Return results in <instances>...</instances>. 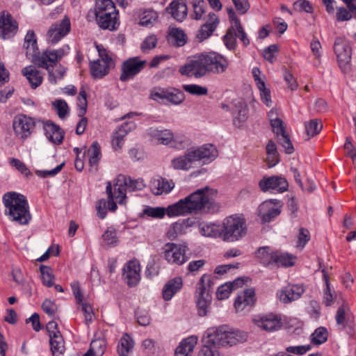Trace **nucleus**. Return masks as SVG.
<instances>
[{"label": "nucleus", "mask_w": 356, "mask_h": 356, "mask_svg": "<svg viewBox=\"0 0 356 356\" xmlns=\"http://www.w3.org/2000/svg\"><path fill=\"white\" fill-rule=\"evenodd\" d=\"M216 191L208 186L198 189L175 204L168 207V216L175 217L191 213H216L220 204L213 200Z\"/></svg>", "instance_id": "obj_1"}, {"label": "nucleus", "mask_w": 356, "mask_h": 356, "mask_svg": "<svg viewBox=\"0 0 356 356\" xmlns=\"http://www.w3.org/2000/svg\"><path fill=\"white\" fill-rule=\"evenodd\" d=\"M5 214L10 220L20 225H27L32 216L26 197L16 192H8L3 196Z\"/></svg>", "instance_id": "obj_2"}, {"label": "nucleus", "mask_w": 356, "mask_h": 356, "mask_svg": "<svg viewBox=\"0 0 356 356\" xmlns=\"http://www.w3.org/2000/svg\"><path fill=\"white\" fill-rule=\"evenodd\" d=\"M207 343L216 346H232L247 340V333L233 330L226 325L209 329Z\"/></svg>", "instance_id": "obj_3"}, {"label": "nucleus", "mask_w": 356, "mask_h": 356, "mask_svg": "<svg viewBox=\"0 0 356 356\" xmlns=\"http://www.w3.org/2000/svg\"><path fill=\"white\" fill-rule=\"evenodd\" d=\"M248 234V226L245 219L241 216L232 215L225 218L219 232L222 241L229 243L238 241Z\"/></svg>", "instance_id": "obj_4"}, {"label": "nucleus", "mask_w": 356, "mask_h": 356, "mask_svg": "<svg viewBox=\"0 0 356 356\" xmlns=\"http://www.w3.org/2000/svg\"><path fill=\"white\" fill-rule=\"evenodd\" d=\"M95 10L96 21L100 28L110 31L117 29L118 13L112 0H96Z\"/></svg>", "instance_id": "obj_5"}, {"label": "nucleus", "mask_w": 356, "mask_h": 356, "mask_svg": "<svg viewBox=\"0 0 356 356\" xmlns=\"http://www.w3.org/2000/svg\"><path fill=\"white\" fill-rule=\"evenodd\" d=\"M212 284L211 277L207 274H204L197 284L195 298L198 314L200 316H204L208 313L212 299L210 294Z\"/></svg>", "instance_id": "obj_6"}, {"label": "nucleus", "mask_w": 356, "mask_h": 356, "mask_svg": "<svg viewBox=\"0 0 356 356\" xmlns=\"http://www.w3.org/2000/svg\"><path fill=\"white\" fill-rule=\"evenodd\" d=\"M70 47L68 45H64L58 49H47L43 51L42 57H38L35 59V63L38 66L46 69L49 72V81L56 83V77L53 72L54 64L59 61L63 56L69 53Z\"/></svg>", "instance_id": "obj_7"}, {"label": "nucleus", "mask_w": 356, "mask_h": 356, "mask_svg": "<svg viewBox=\"0 0 356 356\" xmlns=\"http://www.w3.org/2000/svg\"><path fill=\"white\" fill-rule=\"evenodd\" d=\"M149 134L158 143L176 149H183L187 145L186 138L175 135L170 129H150Z\"/></svg>", "instance_id": "obj_8"}, {"label": "nucleus", "mask_w": 356, "mask_h": 356, "mask_svg": "<svg viewBox=\"0 0 356 356\" xmlns=\"http://www.w3.org/2000/svg\"><path fill=\"white\" fill-rule=\"evenodd\" d=\"M334 51L342 72L344 74L350 72L352 49L348 41L343 38L337 37L334 44Z\"/></svg>", "instance_id": "obj_9"}, {"label": "nucleus", "mask_w": 356, "mask_h": 356, "mask_svg": "<svg viewBox=\"0 0 356 356\" xmlns=\"http://www.w3.org/2000/svg\"><path fill=\"white\" fill-rule=\"evenodd\" d=\"M163 250L164 258L171 264L180 266L188 260L186 256V252L188 250L186 243H167L163 246Z\"/></svg>", "instance_id": "obj_10"}, {"label": "nucleus", "mask_w": 356, "mask_h": 356, "mask_svg": "<svg viewBox=\"0 0 356 356\" xmlns=\"http://www.w3.org/2000/svg\"><path fill=\"white\" fill-rule=\"evenodd\" d=\"M150 97L159 103L177 105L183 102L185 95L184 92L175 88H156L151 91Z\"/></svg>", "instance_id": "obj_11"}, {"label": "nucleus", "mask_w": 356, "mask_h": 356, "mask_svg": "<svg viewBox=\"0 0 356 356\" xmlns=\"http://www.w3.org/2000/svg\"><path fill=\"white\" fill-rule=\"evenodd\" d=\"M99 59L90 63V73L95 79H101L108 73L112 58L102 46H97Z\"/></svg>", "instance_id": "obj_12"}, {"label": "nucleus", "mask_w": 356, "mask_h": 356, "mask_svg": "<svg viewBox=\"0 0 356 356\" xmlns=\"http://www.w3.org/2000/svg\"><path fill=\"white\" fill-rule=\"evenodd\" d=\"M204 62V54L194 56L192 60H189L186 64L180 67L179 72L182 75L189 77H202L207 73Z\"/></svg>", "instance_id": "obj_13"}, {"label": "nucleus", "mask_w": 356, "mask_h": 356, "mask_svg": "<svg viewBox=\"0 0 356 356\" xmlns=\"http://www.w3.org/2000/svg\"><path fill=\"white\" fill-rule=\"evenodd\" d=\"M118 177L115 179V183L113 186V191L112 190V185L111 182L107 183L106 191L108 195V209L111 211H115L118 207L116 202L120 204H124L126 202V192L127 188L124 185L122 184V187L117 186Z\"/></svg>", "instance_id": "obj_14"}, {"label": "nucleus", "mask_w": 356, "mask_h": 356, "mask_svg": "<svg viewBox=\"0 0 356 356\" xmlns=\"http://www.w3.org/2000/svg\"><path fill=\"white\" fill-rule=\"evenodd\" d=\"M282 204L277 199L262 202L258 208V214L264 222H269L281 213Z\"/></svg>", "instance_id": "obj_15"}, {"label": "nucleus", "mask_w": 356, "mask_h": 356, "mask_svg": "<svg viewBox=\"0 0 356 356\" xmlns=\"http://www.w3.org/2000/svg\"><path fill=\"white\" fill-rule=\"evenodd\" d=\"M204 64L207 72L220 74L226 72L229 61L226 58L216 52L204 54Z\"/></svg>", "instance_id": "obj_16"}, {"label": "nucleus", "mask_w": 356, "mask_h": 356, "mask_svg": "<svg viewBox=\"0 0 356 356\" xmlns=\"http://www.w3.org/2000/svg\"><path fill=\"white\" fill-rule=\"evenodd\" d=\"M252 321L256 326L266 332L275 331L282 327L280 316L273 313L255 316Z\"/></svg>", "instance_id": "obj_17"}, {"label": "nucleus", "mask_w": 356, "mask_h": 356, "mask_svg": "<svg viewBox=\"0 0 356 356\" xmlns=\"http://www.w3.org/2000/svg\"><path fill=\"white\" fill-rule=\"evenodd\" d=\"M146 60H140L138 57H134L125 60L122 65V72L120 79L127 81L134 78L145 66Z\"/></svg>", "instance_id": "obj_18"}, {"label": "nucleus", "mask_w": 356, "mask_h": 356, "mask_svg": "<svg viewBox=\"0 0 356 356\" xmlns=\"http://www.w3.org/2000/svg\"><path fill=\"white\" fill-rule=\"evenodd\" d=\"M259 186L263 192L274 190L279 193H283L287 191L289 185L285 178L280 176H271L264 177L259 181Z\"/></svg>", "instance_id": "obj_19"}, {"label": "nucleus", "mask_w": 356, "mask_h": 356, "mask_svg": "<svg viewBox=\"0 0 356 356\" xmlns=\"http://www.w3.org/2000/svg\"><path fill=\"white\" fill-rule=\"evenodd\" d=\"M70 21L67 17H65L60 22L54 23L48 31L49 41L56 44L70 32Z\"/></svg>", "instance_id": "obj_20"}, {"label": "nucleus", "mask_w": 356, "mask_h": 356, "mask_svg": "<svg viewBox=\"0 0 356 356\" xmlns=\"http://www.w3.org/2000/svg\"><path fill=\"white\" fill-rule=\"evenodd\" d=\"M35 124L33 120L24 115H18L15 117L13 127L15 134L22 138H26L31 134V129Z\"/></svg>", "instance_id": "obj_21"}, {"label": "nucleus", "mask_w": 356, "mask_h": 356, "mask_svg": "<svg viewBox=\"0 0 356 356\" xmlns=\"http://www.w3.org/2000/svg\"><path fill=\"white\" fill-rule=\"evenodd\" d=\"M140 267L136 261H129L123 268V277L129 286L137 285L140 280Z\"/></svg>", "instance_id": "obj_22"}, {"label": "nucleus", "mask_w": 356, "mask_h": 356, "mask_svg": "<svg viewBox=\"0 0 356 356\" xmlns=\"http://www.w3.org/2000/svg\"><path fill=\"white\" fill-rule=\"evenodd\" d=\"M136 128L134 122H125L122 124L112 136V146L115 150L121 149L124 143V138L129 132Z\"/></svg>", "instance_id": "obj_23"}, {"label": "nucleus", "mask_w": 356, "mask_h": 356, "mask_svg": "<svg viewBox=\"0 0 356 356\" xmlns=\"http://www.w3.org/2000/svg\"><path fill=\"white\" fill-rule=\"evenodd\" d=\"M304 293V289L300 285L287 286L277 293L279 300L283 303H289L298 300Z\"/></svg>", "instance_id": "obj_24"}, {"label": "nucleus", "mask_w": 356, "mask_h": 356, "mask_svg": "<svg viewBox=\"0 0 356 356\" xmlns=\"http://www.w3.org/2000/svg\"><path fill=\"white\" fill-rule=\"evenodd\" d=\"M18 26L10 15L5 16L3 13L0 16V37L3 39L10 38L15 35Z\"/></svg>", "instance_id": "obj_25"}, {"label": "nucleus", "mask_w": 356, "mask_h": 356, "mask_svg": "<svg viewBox=\"0 0 356 356\" xmlns=\"http://www.w3.org/2000/svg\"><path fill=\"white\" fill-rule=\"evenodd\" d=\"M255 302V291L252 288L247 289L238 295L234 307L237 312H243L248 307H252Z\"/></svg>", "instance_id": "obj_26"}, {"label": "nucleus", "mask_w": 356, "mask_h": 356, "mask_svg": "<svg viewBox=\"0 0 356 356\" xmlns=\"http://www.w3.org/2000/svg\"><path fill=\"white\" fill-rule=\"evenodd\" d=\"M195 161L200 160L213 161L218 156V151L212 144H206L197 149H191Z\"/></svg>", "instance_id": "obj_27"}, {"label": "nucleus", "mask_w": 356, "mask_h": 356, "mask_svg": "<svg viewBox=\"0 0 356 356\" xmlns=\"http://www.w3.org/2000/svg\"><path fill=\"white\" fill-rule=\"evenodd\" d=\"M166 10L178 22H182L187 16L188 8L186 0H172Z\"/></svg>", "instance_id": "obj_28"}, {"label": "nucleus", "mask_w": 356, "mask_h": 356, "mask_svg": "<svg viewBox=\"0 0 356 356\" xmlns=\"http://www.w3.org/2000/svg\"><path fill=\"white\" fill-rule=\"evenodd\" d=\"M175 188V183L172 180L159 177L154 179L150 184L152 192L156 195L169 193Z\"/></svg>", "instance_id": "obj_29"}, {"label": "nucleus", "mask_w": 356, "mask_h": 356, "mask_svg": "<svg viewBox=\"0 0 356 356\" xmlns=\"http://www.w3.org/2000/svg\"><path fill=\"white\" fill-rule=\"evenodd\" d=\"M232 104V112L234 118V123L236 124V120L238 121V123L245 121L248 118V108L244 99L241 98L234 99Z\"/></svg>", "instance_id": "obj_30"}, {"label": "nucleus", "mask_w": 356, "mask_h": 356, "mask_svg": "<svg viewBox=\"0 0 356 356\" xmlns=\"http://www.w3.org/2000/svg\"><path fill=\"white\" fill-rule=\"evenodd\" d=\"M44 129L45 136L49 141L55 144H60L63 142L64 132L59 126L48 121L44 124Z\"/></svg>", "instance_id": "obj_31"}, {"label": "nucleus", "mask_w": 356, "mask_h": 356, "mask_svg": "<svg viewBox=\"0 0 356 356\" xmlns=\"http://www.w3.org/2000/svg\"><path fill=\"white\" fill-rule=\"evenodd\" d=\"M195 161L191 150L188 149L184 155L172 159L171 165L175 170H188L193 168Z\"/></svg>", "instance_id": "obj_32"}, {"label": "nucleus", "mask_w": 356, "mask_h": 356, "mask_svg": "<svg viewBox=\"0 0 356 356\" xmlns=\"http://www.w3.org/2000/svg\"><path fill=\"white\" fill-rule=\"evenodd\" d=\"M219 22L218 16L213 13L209 14L208 20L201 27L197 34V38L203 40L209 38L214 31Z\"/></svg>", "instance_id": "obj_33"}, {"label": "nucleus", "mask_w": 356, "mask_h": 356, "mask_svg": "<svg viewBox=\"0 0 356 356\" xmlns=\"http://www.w3.org/2000/svg\"><path fill=\"white\" fill-rule=\"evenodd\" d=\"M277 250L268 246L260 247L255 252V257L265 266L274 265Z\"/></svg>", "instance_id": "obj_34"}, {"label": "nucleus", "mask_w": 356, "mask_h": 356, "mask_svg": "<svg viewBox=\"0 0 356 356\" xmlns=\"http://www.w3.org/2000/svg\"><path fill=\"white\" fill-rule=\"evenodd\" d=\"M23 47L26 51V55L31 56L33 62L35 63V59L38 57H42V56L38 55L37 40L33 31L27 32L24 38Z\"/></svg>", "instance_id": "obj_35"}, {"label": "nucleus", "mask_w": 356, "mask_h": 356, "mask_svg": "<svg viewBox=\"0 0 356 356\" xmlns=\"http://www.w3.org/2000/svg\"><path fill=\"white\" fill-rule=\"evenodd\" d=\"M118 182L117 186L122 187L123 184L129 191H141L145 187L143 179H133L130 177L122 175L118 176Z\"/></svg>", "instance_id": "obj_36"}, {"label": "nucleus", "mask_w": 356, "mask_h": 356, "mask_svg": "<svg viewBox=\"0 0 356 356\" xmlns=\"http://www.w3.org/2000/svg\"><path fill=\"white\" fill-rule=\"evenodd\" d=\"M22 74L29 80L33 89L38 88L42 81L43 77L41 72L33 65H29L22 70Z\"/></svg>", "instance_id": "obj_37"}, {"label": "nucleus", "mask_w": 356, "mask_h": 356, "mask_svg": "<svg viewBox=\"0 0 356 356\" xmlns=\"http://www.w3.org/2000/svg\"><path fill=\"white\" fill-rule=\"evenodd\" d=\"M168 42L174 47H182L187 42V36L183 30L178 28H172L168 33Z\"/></svg>", "instance_id": "obj_38"}, {"label": "nucleus", "mask_w": 356, "mask_h": 356, "mask_svg": "<svg viewBox=\"0 0 356 356\" xmlns=\"http://www.w3.org/2000/svg\"><path fill=\"white\" fill-rule=\"evenodd\" d=\"M197 343V338L195 336L184 339L175 350L176 356H188L193 352Z\"/></svg>", "instance_id": "obj_39"}, {"label": "nucleus", "mask_w": 356, "mask_h": 356, "mask_svg": "<svg viewBox=\"0 0 356 356\" xmlns=\"http://www.w3.org/2000/svg\"><path fill=\"white\" fill-rule=\"evenodd\" d=\"M182 280L175 277L170 280L163 287V297L165 300H170L172 296L181 288Z\"/></svg>", "instance_id": "obj_40"}, {"label": "nucleus", "mask_w": 356, "mask_h": 356, "mask_svg": "<svg viewBox=\"0 0 356 356\" xmlns=\"http://www.w3.org/2000/svg\"><path fill=\"white\" fill-rule=\"evenodd\" d=\"M323 277L325 281V288L323 291V303L326 307L331 306L335 299L337 298V294L334 290L330 288V284L329 282V277L325 269L322 270Z\"/></svg>", "instance_id": "obj_41"}, {"label": "nucleus", "mask_w": 356, "mask_h": 356, "mask_svg": "<svg viewBox=\"0 0 356 356\" xmlns=\"http://www.w3.org/2000/svg\"><path fill=\"white\" fill-rule=\"evenodd\" d=\"M50 350L53 356H63L65 348L61 334L49 337Z\"/></svg>", "instance_id": "obj_42"}, {"label": "nucleus", "mask_w": 356, "mask_h": 356, "mask_svg": "<svg viewBox=\"0 0 356 356\" xmlns=\"http://www.w3.org/2000/svg\"><path fill=\"white\" fill-rule=\"evenodd\" d=\"M296 256L287 252L277 250L274 265L277 266L291 267L295 265Z\"/></svg>", "instance_id": "obj_43"}, {"label": "nucleus", "mask_w": 356, "mask_h": 356, "mask_svg": "<svg viewBox=\"0 0 356 356\" xmlns=\"http://www.w3.org/2000/svg\"><path fill=\"white\" fill-rule=\"evenodd\" d=\"M266 162L269 168L274 167L280 161L277 146L273 140H269L266 145Z\"/></svg>", "instance_id": "obj_44"}, {"label": "nucleus", "mask_w": 356, "mask_h": 356, "mask_svg": "<svg viewBox=\"0 0 356 356\" xmlns=\"http://www.w3.org/2000/svg\"><path fill=\"white\" fill-rule=\"evenodd\" d=\"M89 163L91 166H97L101 157V147L97 141H94L87 150Z\"/></svg>", "instance_id": "obj_45"}, {"label": "nucleus", "mask_w": 356, "mask_h": 356, "mask_svg": "<svg viewBox=\"0 0 356 356\" xmlns=\"http://www.w3.org/2000/svg\"><path fill=\"white\" fill-rule=\"evenodd\" d=\"M103 240L102 245L105 248L115 246L118 241V236L116 229L113 227H108L102 236Z\"/></svg>", "instance_id": "obj_46"}, {"label": "nucleus", "mask_w": 356, "mask_h": 356, "mask_svg": "<svg viewBox=\"0 0 356 356\" xmlns=\"http://www.w3.org/2000/svg\"><path fill=\"white\" fill-rule=\"evenodd\" d=\"M106 348V343L102 339L93 340L90 343L89 350L83 356H102Z\"/></svg>", "instance_id": "obj_47"}, {"label": "nucleus", "mask_w": 356, "mask_h": 356, "mask_svg": "<svg viewBox=\"0 0 356 356\" xmlns=\"http://www.w3.org/2000/svg\"><path fill=\"white\" fill-rule=\"evenodd\" d=\"M133 347L134 341L127 334H124L118 346L119 356H127V354L132 350Z\"/></svg>", "instance_id": "obj_48"}, {"label": "nucleus", "mask_w": 356, "mask_h": 356, "mask_svg": "<svg viewBox=\"0 0 356 356\" xmlns=\"http://www.w3.org/2000/svg\"><path fill=\"white\" fill-rule=\"evenodd\" d=\"M140 22L139 24L143 26H148L152 25L153 23L158 18V15L156 12L152 10H147L143 11V13L139 16Z\"/></svg>", "instance_id": "obj_49"}, {"label": "nucleus", "mask_w": 356, "mask_h": 356, "mask_svg": "<svg viewBox=\"0 0 356 356\" xmlns=\"http://www.w3.org/2000/svg\"><path fill=\"white\" fill-rule=\"evenodd\" d=\"M307 134L309 136L317 135L323 128V124L318 119H312L305 124Z\"/></svg>", "instance_id": "obj_50"}, {"label": "nucleus", "mask_w": 356, "mask_h": 356, "mask_svg": "<svg viewBox=\"0 0 356 356\" xmlns=\"http://www.w3.org/2000/svg\"><path fill=\"white\" fill-rule=\"evenodd\" d=\"M41 273V279L44 285L47 287L54 286V276L50 267L47 266H41L40 268Z\"/></svg>", "instance_id": "obj_51"}, {"label": "nucleus", "mask_w": 356, "mask_h": 356, "mask_svg": "<svg viewBox=\"0 0 356 356\" xmlns=\"http://www.w3.org/2000/svg\"><path fill=\"white\" fill-rule=\"evenodd\" d=\"M327 339V331L323 327H318L311 335L312 343L316 345H320L325 342Z\"/></svg>", "instance_id": "obj_52"}, {"label": "nucleus", "mask_w": 356, "mask_h": 356, "mask_svg": "<svg viewBox=\"0 0 356 356\" xmlns=\"http://www.w3.org/2000/svg\"><path fill=\"white\" fill-rule=\"evenodd\" d=\"M296 238V247L302 250L310 240V234L309 230L303 227L300 228Z\"/></svg>", "instance_id": "obj_53"}, {"label": "nucleus", "mask_w": 356, "mask_h": 356, "mask_svg": "<svg viewBox=\"0 0 356 356\" xmlns=\"http://www.w3.org/2000/svg\"><path fill=\"white\" fill-rule=\"evenodd\" d=\"M273 115V112H270L269 114V116L270 118V124L273 128V132L277 136V137L286 134V133L284 127L283 121L279 118H272L271 115Z\"/></svg>", "instance_id": "obj_54"}, {"label": "nucleus", "mask_w": 356, "mask_h": 356, "mask_svg": "<svg viewBox=\"0 0 356 356\" xmlns=\"http://www.w3.org/2000/svg\"><path fill=\"white\" fill-rule=\"evenodd\" d=\"M87 106H88L87 95H86V91L83 89H81L79 94L78 102H77V106H78L77 115L79 117L84 116V115L86 114V111H87Z\"/></svg>", "instance_id": "obj_55"}, {"label": "nucleus", "mask_w": 356, "mask_h": 356, "mask_svg": "<svg viewBox=\"0 0 356 356\" xmlns=\"http://www.w3.org/2000/svg\"><path fill=\"white\" fill-rule=\"evenodd\" d=\"M143 213L152 218H162L164 217L165 213L168 215V207H147L143 210Z\"/></svg>", "instance_id": "obj_56"}, {"label": "nucleus", "mask_w": 356, "mask_h": 356, "mask_svg": "<svg viewBox=\"0 0 356 356\" xmlns=\"http://www.w3.org/2000/svg\"><path fill=\"white\" fill-rule=\"evenodd\" d=\"M205 344L202 346L199 351L198 356H219V352L217 350L216 345L207 343V338L204 341Z\"/></svg>", "instance_id": "obj_57"}, {"label": "nucleus", "mask_w": 356, "mask_h": 356, "mask_svg": "<svg viewBox=\"0 0 356 356\" xmlns=\"http://www.w3.org/2000/svg\"><path fill=\"white\" fill-rule=\"evenodd\" d=\"M258 89L260 92L261 99L264 104L270 107L272 105V100L270 97V91L266 88L264 82L258 83Z\"/></svg>", "instance_id": "obj_58"}, {"label": "nucleus", "mask_w": 356, "mask_h": 356, "mask_svg": "<svg viewBox=\"0 0 356 356\" xmlns=\"http://www.w3.org/2000/svg\"><path fill=\"white\" fill-rule=\"evenodd\" d=\"M183 89L186 92L191 95H205L208 92V90L206 87H203L196 84L184 85Z\"/></svg>", "instance_id": "obj_59"}, {"label": "nucleus", "mask_w": 356, "mask_h": 356, "mask_svg": "<svg viewBox=\"0 0 356 356\" xmlns=\"http://www.w3.org/2000/svg\"><path fill=\"white\" fill-rule=\"evenodd\" d=\"M236 31L234 26L229 29L224 36V42L226 47L229 49H233L236 44Z\"/></svg>", "instance_id": "obj_60"}, {"label": "nucleus", "mask_w": 356, "mask_h": 356, "mask_svg": "<svg viewBox=\"0 0 356 356\" xmlns=\"http://www.w3.org/2000/svg\"><path fill=\"white\" fill-rule=\"evenodd\" d=\"M52 104L57 111L59 118H63L66 116L68 113V106L65 101L57 99L54 101Z\"/></svg>", "instance_id": "obj_61"}, {"label": "nucleus", "mask_w": 356, "mask_h": 356, "mask_svg": "<svg viewBox=\"0 0 356 356\" xmlns=\"http://www.w3.org/2000/svg\"><path fill=\"white\" fill-rule=\"evenodd\" d=\"M293 9L296 11H305L307 13H311L313 11V8L310 3L307 0H298L293 3Z\"/></svg>", "instance_id": "obj_62"}, {"label": "nucleus", "mask_w": 356, "mask_h": 356, "mask_svg": "<svg viewBox=\"0 0 356 356\" xmlns=\"http://www.w3.org/2000/svg\"><path fill=\"white\" fill-rule=\"evenodd\" d=\"M193 13L191 15L192 17L196 20H199L202 18V15L205 13V4L204 1L200 3L192 2Z\"/></svg>", "instance_id": "obj_63"}, {"label": "nucleus", "mask_w": 356, "mask_h": 356, "mask_svg": "<svg viewBox=\"0 0 356 356\" xmlns=\"http://www.w3.org/2000/svg\"><path fill=\"white\" fill-rule=\"evenodd\" d=\"M157 44V38L154 35L147 36L141 44V49L143 52H147L154 49Z\"/></svg>", "instance_id": "obj_64"}]
</instances>
